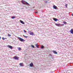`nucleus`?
Instances as JSON below:
<instances>
[{
    "mask_svg": "<svg viewBox=\"0 0 73 73\" xmlns=\"http://www.w3.org/2000/svg\"><path fill=\"white\" fill-rule=\"evenodd\" d=\"M24 37L25 38H27V37H28V36H25V35L24 36Z\"/></svg>",
    "mask_w": 73,
    "mask_h": 73,
    "instance_id": "obj_24",
    "label": "nucleus"
},
{
    "mask_svg": "<svg viewBox=\"0 0 73 73\" xmlns=\"http://www.w3.org/2000/svg\"><path fill=\"white\" fill-rule=\"evenodd\" d=\"M20 21V23H21L22 24H25V23L23 21L21 20Z\"/></svg>",
    "mask_w": 73,
    "mask_h": 73,
    "instance_id": "obj_10",
    "label": "nucleus"
},
{
    "mask_svg": "<svg viewBox=\"0 0 73 73\" xmlns=\"http://www.w3.org/2000/svg\"><path fill=\"white\" fill-rule=\"evenodd\" d=\"M1 39V36H0V40Z\"/></svg>",
    "mask_w": 73,
    "mask_h": 73,
    "instance_id": "obj_30",
    "label": "nucleus"
},
{
    "mask_svg": "<svg viewBox=\"0 0 73 73\" xmlns=\"http://www.w3.org/2000/svg\"><path fill=\"white\" fill-rule=\"evenodd\" d=\"M7 46L8 47V48H10V49H12V48H13V47L9 45H8Z\"/></svg>",
    "mask_w": 73,
    "mask_h": 73,
    "instance_id": "obj_5",
    "label": "nucleus"
},
{
    "mask_svg": "<svg viewBox=\"0 0 73 73\" xmlns=\"http://www.w3.org/2000/svg\"><path fill=\"white\" fill-rule=\"evenodd\" d=\"M41 49H44V46L42 45V46L41 47Z\"/></svg>",
    "mask_w": 73,
    "mask_h": 73,
    "instance_id": "obj_16",
    "label": "nucleus"
},
{
    "mask_svg": "<svg viewBox=\"0 0 73 73\" xmlns=\"http://www.w3.org/2000/svg\"><path fill=\"white\" fill-rule=\"evenodd\" d=\"M14 58L16 60H19V57H17L16 56H15V57H14Z\"/></svg>",
    "mask_w": 73,
    "mask_h": 73,
    "instance_id": "obj_4",
    "label": "nucleus"
},
{
    "mask_svg": "<svg viewBox=\"0 0 73 73\" xmlns=\"http://www.w3.org/2000/svg\"><path fill=\"white\" fill-rule=\"evenodd\" d=\"M55 25L58 27H62V26H64V24H61L60 23H55Z\"/></svg>",
    "mask_w": 73,
    "mask_h": 73,
    "instance_id": "obj_2",
    "label": "nucleus"
},
{
    "mask_svg": "<svg viewBox=\"0 0 73 73\" xmlns=\"http://www.w3.org/2000/svg\"><path fill=\"white\" fill-rule=\"evenodd\" d=\"M22 9H23V8H22Z\"/></svg>",
    "mask_w": 73,
    "mask_h": 73,
    "instance_id": "obj_31",
    "label": "nucleus"
},
{
    "mask_svg": "<svg viewBox=\"0 0 73 73\" xmlns=\"http://www.w3.org/2000/svg\"><path fill=\"white\" fill-rule=\"evenodd\" d=\"M65 6H66V8H68V4H66V5H65Z\"/></svg>",
    "mask_w": 73,
    "mask_h": 73,
    "instance_id": "obj_20",
    "label": "nucleus"
},
{
    "mask_svg": "<svg viewBox=\"0 0 73 73\" xmlns=\"http://www.w3.org/2000/svg\"><path fill=\"white\" fill-rule=\"evenodd\" d=\"M18 49L19 50H21V48L19 47L18 48Z\"/></svg>",
    "mask_w": 73,
    "mask_h": 73,
    "instance_id": "obj_19",
    "label": "nucleus"
},
{
    "mask_svg": "<svg viewBox=\"0 0 73 73\" xmlns=\"http://www.w3.org/2000/svg\"><path fill=\"white\" fill-rule=\"evenodd\" d=\"M21 2L22 3V4H23L29 5V4L28 3L26 2H25V1H24L23 0H22Z\"/></svg>",
    "mask_w": 73,
    "mask_h": 73,
    "instance_id": "obj_1",
    "label": "nucleus"
},
{
    "mask_svg": "<svg viewBox=\"0 0 73 73\" xmlns=\"http://www.w3.org/2000/svg\"><path fill=\"white\" fill-rule=\"evenodd\" d=\"M53 20H54L55 21H58V19H57L54 18H53Z\"/></svg>",
    "mask_w": 73,
    "mask_h": 73,
    "instance_id": "obj_7",
    "label": "nucleus"
},
{
    "mask_svg": "<svg viewBox=\"0 0 73 73\" xmlns=\"http://www.w3.org/2000/svg\"><path fill=\"white\" fill-rule=\"evenodd\" d=\"M70 33H71V34H73V30L72 29H71L70 31Z\"/></svg>",
    "mask_w": 73,
    "mask_h": 73,
    "instance_id": "obj_11",
    "label": "nucleus"
},
{
    "mask_svg": "<svg viewBox=\"0 0 73 73\" xmlns=\"http://www.w3.org/2000/svg\"><path fill=\"white\" fill-rule=\"evenodd\" d=\"M53 72H54V71H51L49 73H53Z\"/></svg>",
    "mask_w": 73,
    "mask_h": 73,
    "instance_id": "obj_21",
    "label": "nucleus"
},
{
    "mask_svg": "<svg viewBox=\"0 0 73 73\" xmlns=\"http://www.w3.org/2000/svg\"><path fill=\"white\" fill-rule=\"evenodd\" d=\"M53 9H57V7L55 5H54L53 6Z\"/></svg>",
    "mask_w": 73,
    "mask_h": 73,
    "instance_id": "obj_6",
    "label": "nucleus"
},
{
    "mask_svg": "<svg viewBox=\"0 0 73 73\" xmlns=\"http://www.w3.org/2000/svg\"><path fill=\"white\" fill-rule=\"evenodd\" d=\"M72 16H73V13L72 14Z\"/></svg>",
    "mask_w": 73,
    "mask_h": 73,
    "instance_id": "obj_29",
    "label": "nucleus"
},
{
    "mask_svg": "<svg viewBox=\"0 0 73 73\" xmlns=\"http://www.w3.org/2000/svg\"><path fill=\"white\" fill-rule=\"evenodd\" d=\"M23 31H24V32L25 33H27V31H25V30H23Z\"/></svg>",
    "mask_w": 73,
    "mask_h": 73,
    "instance_id": "obj_22",
    "label": "nucleus"
},
{
    "mask_svg": "<svg viewBox=\"0 0 73 73\" xmlns=\"http://www.w3.org/2000/svg\"><path fill=\"white\" fill-rule=\"evenodd\" d=\"M8 36H9V37H10V36H11V35L8 34Z\"/></svg>",
    "mask_w": 73,
    "mask_h": 73,
    "instance_id": "obj_23",
    "label": "nucleus"
},
{
    "mask_svg": "<svg viewBox=\"0 0 73 73\" xmlns=\"http://www.w3.org/2000/svg\"><path fill=\"white\" fill-rule=\"evenodd\" d=\"M31 46H32V48H35V46H34V45H31Z\"/></svg>",
    "mask_w": 73,
    "mask_h": 73,
    "instance_id": "obj_17",
    "label": "nucleus"
},
{
    "mask_svg": "<svg viewBox=\"0 0 73 73\" xmlns=\"http://www.w3.org/2000/svg\"><path fill=\"white\" fill-rule=\"evenodd\" d=\"M15 18H16V17L14 16L11 17V18L12 19H15Z\"/></svg>",
    "mask_w": 73,
    "mask_h": 73,
    "instance_id": "obj_15",
    "label": "nucleus"
},
{
    "mask_svg": "<svg viewBox=\"0 0 73 73\" xmlns=\"http://www.w3.org/2000/svg\"><path fill=\"white\" fill-rule=\"evenodd\" d=\"M44 1L46 3H48V1Z\"/></svg>",
    "mask_w": 73,
    "mask_h": 73,
    "instance_id": "obj_27",
    "label": "nucleus"
},
{
    "mask_svg": "<svg viewBox=\"0 0 73 73\" xmlns=\"http://www.w3.org/2000/svg\"><path fill=\"white\" fill-rule=\"evenodd\" d=\"M18 38L20 41H21V42H23V41H25L24 39L19 37H18Z\"/></svg>",
    "mask_w": 73,
    "mask_h": 73,
    "instance_id": "obj_3",
    "label": "nucleus"
},
{
    "mask_svg": "<svg viewBox=\"0 0 73 73\" xmlns=\"http://www.w3.org/2000/svg\"><path fill=\"white\" fill-rule=\"evenodd\" d=\"M63 23L64 24H66V21H64L63 22Z\"/></svg>",
    "mask_w": 73,
    "mask_h": 73,
    "instance_id": "obj_18",
    "label": "nucleus"
},
{
    "mask_svg": "<svg viewBox=\"0 0 73 73\" xmlns=\"http://www.w3.org/2000/svg\"><path fill=\"white\" fill-rule=\"evenodd\" d=\"M2 39L3 40H5V38L3 37L2 38Z\"/></svg>",
    "mask_w": 73,
    "mask_h": 73,
    "instance_id": "obj_25",
    "label": "nucleus"
},
{
    "mask_svg": "<svg viewBox=\"0 0 73 73\" xmlns=\"http://www.w3.org/2000/svg\"><path fill=\"white\" fill-rule=\"evenodd\" d=\"M52 52H53V53L54 54H57V52H56V51L53 50L52 51Z\"/></svg>",
    "mask_w": 73,
    "mask_h": 73,
    "instance_id": "obj_8",
    "label": "nucleus"
},
{
    "mask_svg": "<svg viewBox=\"0 0 73 73\" xmlns=\"http://www.w3.org/2000/svg\"><path fill=\"white\" fill-rule=\"evenodd\" d=\"M33 63H31L30 64V66L31 67H32V66H33Z\"/></svg>",
    "mask_w": 73,
    "mask_h": 73,
    "instance_id": "obj_13",
    "label": "nucleus"
},
{
    "mask_svg": "<svg viewBox=\"0 0 73 73\" xmlns=\"http://www.w3.org/2000/svg\"><path fill=\"white\" fill-rule=\"evenodd\" d=\"M36 46L37 48H38V44H36L35 45Z\"/></svg>",
    "mask_w": 73,
    "mask_h": 73,
    "instance_id": "obj_14",
    "label": "nucleus"
},
{
    "mask_svg": "<svg viewBox=\"0 0 73 73\" xmlns=\"http://www.w3.org/2000/svg\"><path fill=\"white\" fill-rule=\"evenodd\" d=\"M35 13H38V12H35Z\"/></svg>",
    "mask_w": 73,
    "mask_h": 73,
    "instance_id": "obj_28",
    "label": "nucleus"
},
{
    "mask_svg": "<svg viewBox=\"0 0 73 73\" xmlns=\"http://www.w3.org/2000/svg\"><path fill=\"white\" fill-rule=\"evenodd\" d=\"M19 65L20 66H24V64L23 63H20Z\"/></svg>",
    "mask_w": 73,
    "mask_h": 73,
    "instance_id": "obj_9",
    "label": "nucleus"
},
{
    "mask_svg": "<svg viewBox=\"0 0 73 73\" xmlns=\"http://www.w3.org/2000/svg\"><path fill=\"white\" fill-rule=\"evenodd\" d=\"M30 35H32V36H33L34 35V33L32 32H31L30 33Z\"/></svg>",
    "mask_w": 73,
    "mask_h": 73,
    "instance_id": "obj_12",
    "label": "nucleus"
},
{
    "mask_svg": "<svg viewBox=\"0 0 73 73\" xmlns=\"http://www.w3.org/2000/svg\"><path fill=\"white\" fill-rule=\"evenodd\" d=\"M49 56H51V57H52V54H49Z\"/></svg>",
    "mask_w": 73,
    "mask_h": 73,
    "instance_id": "obj_26",
    "label": "nucleus"
}]
</instances>
